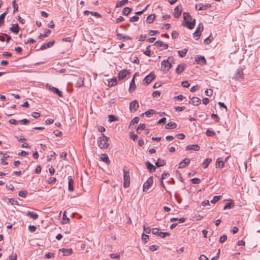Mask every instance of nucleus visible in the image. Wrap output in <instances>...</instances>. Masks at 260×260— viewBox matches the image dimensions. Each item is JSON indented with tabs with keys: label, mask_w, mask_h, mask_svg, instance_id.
<instances>
[{
	"label": "nucleus",
	"mask_w": 260,
	"mask_h": 260,
	"mask_svg": "<svg viewBox=\"0 0 260 260\" xmlns=\"http://www.w3.org/2000/svg\"><path fill=\"white\" fill-rule=\"evenodd\" d=\"M110 256L112 258L119 259L120 258V255L119 253H111L110 254Z\"/></svg>",
	"instance_id": "nucleus-47"
},
{
	"label": "nucleus",
	"mask_w": 260,
	"mask_h": 260,
	"mask_svg": "<svg viewBox=\"0 0 260 260\" xmlns=\"http://www.w3.org/2000/svg\"><path fill=\"white\" fill-rule=\"evenodd\" d=\"M211 161L212 159L211 158H206L202 164V167L203 168H207Z\"/></svg>",
	"instance_id": "nucleus-28"
},
{
	"label": "nucleus",
	"mask_w": 260,
	"mask_h": 260,
	"mask_svg": "<svg viewBox=\"0 0 260 260\" xmlns=\"http://www.w3.org/2000/svg\"><path fill=\"white\" fill-rule=\"evenodd\" d=\"M191 182L193 184H199L201 182V180L198 178H194L191 179Z\"/></svg>",
	"instance_id": "nucleus-50"
},
{
	"label": "nucleus",
	"mask_w": 260,
	"mask_h": 260,
	"mask_svg": "<svg viewBox=\"0 0 260 260\" xmlns=\"http://www.w3.org/2000/svg\"><path fill=\"white\" fill-rule=\"evenodd\" d=\"M154 113V110L151 109L146 111L144 113H143L142 116H143L144 114H145L147 116L150 117L151 115H153Z\"/></svg>",
	"instance_id": "nucleus-39"
},
{
	"label": "nucleus",
	"mask_w": 260,
	"mask_h": 260,
	"mask_svg": "<svg viewBox=\"0 0 260 260\" xmlns=\"http://www.w3.org/2000/svg\"><path fill=\"white\" fill-rule=\"evenodd\" d=\"M56 180V179L55 178H54V177H51L48 180V183L49 184H53V183L55 182Z\"/></svg>",
	"instance_id": "nucleus-61"
},
{
	"label": "nucleus",
	"mask_w": 260,
	"mask_h": 260,
	"mask_svg": "<svg viewBox=\"0 0 260 260\" xmlns=\"http://www.w3.org/2000/svg\"><path fill=\"white\" fill-rule=\"evenodd\" d=\"M139 118L138 117H135L131 122L130 126L132 125H134L135 124L138 123L139 122Z\"/></svg>",
	"instance_id": "nucleus-48"
},
{
	"label": "nucleus",
	"mask_w": 260,
	"mask_h": 260,
	"mask_svg": "<svg viewBox=\"0 0 260 260\" xmlns=\"http://www.w3.org/2000/svg\"><path fill=\"white\" fill-rule=\"evenodd\" d=\"M155 18V15L154 14H151L147 17L146 21L148 23H151L154 21Z\"/></svg>",
	"instance_id": "nucleus-31"
},
{
	"label": "nucleus",
	"mask_w": 260,
	"mask_h": 260,
	"mask_svg": "<svg viewBox=\"0 0 260 260\" xmlns=\"http://www.w3.org/2000/svg\"><path fill=\"white\" fill-rule=\"evenodd\" d=\"M59 250L62 252L64 255H70L73 252V250L71 248H70V249L62 248V249H60Z\"/></svg>",
	"instance_id": "nucleus-21"
},
{
	"label": "nucleus",
	"mask_w": 260,
	"mask_h": 260,
	"mask_svg": "<svg viewBox=\"0 0 260 260\" xmlns=\"http://www.w3.org/2000/svg\"><path fill=\"white\" fill-rule=\"evenodd\" d=\"M185 69V65L184 64H180L178 66L176 69V72L177 74L181 73Z\"/></svg>",
	"instance_id": "nucleus-24"
},
{
	"label": "nucleus",
	"mask_w": 260,
	"mask_h": 260,
	"mask_svg": "<svg viewBox=\"0 0 260 260\" xmlns=\"http://www.w3.org/2000/svg\"><path fill=\"white\" fill-rule=\"evenodd\" d=\"M130 138L134 141L136 140L138 138V136L136 134L131 133L129 135Z\"/></svg>",
	"instance_id": "nucleus-64"
},
{
	"label": "nucleus",
	"mask_w": 260,
	"mask_h": 260,
	"mask_svg": "<svg viewBox=\"0 0 260 260\" xmlns=\"http://www.w3.org/2000/svg\"><path fill=\"white\" fill-rule=\"evenodd\" d=\"M139 108V103L137 100H134L131 102L129 106V110L131 112L136 111Z\"/></svg>",
	"instance_id": "nucleus-7"
},
{
	"label": "nucleus",
	"mask_w": 260,
	"mask_h": 260,
	"mask_svg": "<svg viewBox=\"0 0 260 260\" xmlns=\"http://www.w3.org/2000/svg\"><path fill=\"white\" fill-rule=\"evenodd\" d=\"M155 76L153 72L150 73L148 75L146 76L144 79V81L148 85L149 84L154 78Z\"/></svg>",
	"instance_id": "nucleus-8"
},
{
	"label": "nucleus",
	"mask_w": 260,
	"mask_h": 260,
	"mask_svg": "<svg viewBox=\"0 0 260 260\" xmlns=\"http://www.w3.org/2000/svg\"><path fill=\"white\" fill-rule=\"evenodd\" d=\"M177 126V124L176 123L173 122H170L168 124H166L165 125V128L169 129V128H175Z\"/></svg>",
	"instance_id": "nucleus-25"
},
{
	"label": "nucleus",
	"mask_w": 260,
	"mask_h": 260,
	"mask_svg": "<svg viewBox=\"0 0 260 260\" xmlns=\"http://www.w3.org/2000/svg\"><path fill=\"white\" fill-rule=\"evenodd\" d=\"M12 5L13 7V13H15V12L18 11V6L17 4L16 3V1L14 0L12 2Z\"/></svg>",
	"instance_id": "nucleus-45"
},
{
	"label": "nucleus",
	"mask_w": 260,
	"mask_h": 260,
	"mask_svg": "<svg viewBox=\"0 0 260 260\" xmlns=\"http://www.w3.org/2000/svg\"><path fill=\"white\" fill-rule=\"evenodd\" d=\"M127 3H128V0H122L121 1L119 2L118 3H117L116 4V7L117 8L121 7Z\"/></svg>",
	"instance_id": "nucleus-38"
},
{
	"label": "nucleus",
	"mask_w": 260,
	"mask_h": 260,
	"mask_svg": "<svg viewBox=\"0 0 260 260\" xmlns=\"http://www.w3.org/2000/svg\"><path fill=\"white\" fill-rule=\"evenodd\" d=\"M117 84V80L116 78H114L112 79H111L109 82L108 84V86L109 87H112Z\"/></svg>",
	"instance_id": "nucleus-34"
},
{
	"label": "nucleus",
	"mask_w": 260,
	"mask_h": 260,
	"mask_svg": "<svg viewBox=\"0 0 260 260\" xmlns=\"http://www.w3.org/2000/svg\"><path fill=\"white\" fill-rule=\"evenodd\" d=\"M196 61L199 64L204 65L207 63L206 60L204 56L197 55L195 57Z\"/></svg>",
	"instance_id": "nucleus-10"
},
{
	"label": "nucleus",
	"mask_w": 260,
	"mask_h": 260,
	"mask_svg": "<svg viewBox=\"0 0 260 260\" xmlns=\"http://www.w3.org/2000/svg\"><path fill=\"white\" fill-rule=\"evenodd\" d=\"M203 29H204L203 24V23H200L198 25L196 31L193 34V37L195 38V39L196 40H198L199 39V38L201 35V32L203 30Z\"/></svg>",
	"instance_id": "nucleus-3"
},
{
	"label": "nucleus",
	"mask_w": 260,
	"mask_h": 260,
	"mask_svg": "<svg viewBox=\"0 0 260 260\" xmlns=\"http://www.w3.org/2000/svg\"><path fill=\"white\" fill-rule=\"evenodd\" d=\"M135 76L133 77V79L132 80L131 83H130V85H129V92L131 93L132 92V91H133L135 88H136V85H135Z\"/></svg>",
	"instance_id": "nucleus-22"
},
{
	"label": "nucleus",
	"mask_w": 260,
	"mask_h": 260,
	"mask_svg": "<svg viewBox=\"0 0 260 260\" xmlns=\"http://www.w3.org/2000/svg\"><path fill=\"white\" fill-rule=\"evenodd\" d=\"M170 233L168 232H159L158 236L160 237L164 238L166 236H170Z\"/></svg>",
	"instance_id": "nucleus-51"
},
{
	"label": "nucleus",
	"mask_w": 260,
	"mask_h": 260,
	"mask_svg": "<svg viewBox=\"0 0 260 260\" xmlns=\"http://www.w3.org/2000/svg\"><path fill=\"white\" fill-rule=\"evenodd\" d=\"M19 26L17 23L13 24L12 27H10V30L15 34H17L19 32Z\"/></svg>",
	"instance_id": "nucleus-16"
},
{
	"label": "nucleus",
	"mask_w": 260,
	"mask_h": 260,
	"mask_svg": "<svg viewBox=\"0 0 260 260\" xmlns=\"http://www.w3.org/2000/svg\"><path fill=\"white\" fill-rule=\"evenodd\" d=\"M187 51L188 50L187 49H184L182 50L178 51V53L181 57H184L186 55Z\"/></svg>",
	"instance_id": "nucleus-37"
},
{
	"label": "nucleus",
	"mask_w": 260,
	"mask_h": 260,
	"mask_svg": "<svg viewBox=\"0 0 260 260\" xmlns=\"http://www.w3.org/2000/svg\"><path fill=\"white\" fill-rule=\"evenodd\" d=\"M187 150L198 151L200 149V146L197 144L188 145L186 147Z\"/></svg>",
	"instance_id": "nucleus-14"
},
{
	"label": "nucleus",
	"mask_w": 260,
	"mask_h": 260,
	"mask_svg": "<svg viewBox=\"0 0 260 260\" xmlns=\"http://www.w3.org/2000/svg\"><path fill=\"white\" fill-rule=\"evenodd\" d=\"M220 198V196H214L213 199L211 201V202L213 204L216 203L217 201H219Z\"/></svg>",
	"instance_id": "nucleus-52"
},
{
	"label": "nucleus",
	"mask_w": 260,
	"mask_h": 260,
	"mask_svg": "<svg viewBox=\"0 0 260 260\" xmlns=\"http://www.w3.org/2000/svg\"><path fill=\"white\" fill-rule=\"evenodd\" d=\"M146 167L150 173L155 170V167L148 161L146 162Z\"/></svg>",
	"instance_id": "nucleus-20"
},
{
	"label": "nucleus",
	"mask_w": 260,
	"mask_h": 260,
	"mask_svg": "<svg viewBox=\"0 0 260 260\" xmlns=\"http://www.w3.org/2000/svg\"><path fill=\"white\" fill-rule=\"evenodd\" d=\"M27 192L26 191H20L18 193V195L23 198H25L26 196Z\"/></svg>",
	"instance_id": "nucleus-55"
},
{
	"label": "nucleus",
	"mask_w": 260,
	"mask_h": 260,
	"mask_svg": "<svg viewBox=\"0 0 260 260\" xmlns=\"http://www.w3.org/2000/svg\"><path fill=\"white\" fill-rule=\"evenodd\" d=\"M153 177H149L146 182H145L143 185V190L144 191H147L151 187L153 183Z\"/></svg>",
	"instance_id": "nucleus-4"
},
{
	"label": "nucleus",
	"mask_w": 260,
	"mask_h": 260,
	"mask_svg": "<svg viewBox=\"0 0 260 260\" xmlns=\"http://www.w3.org/2000/svg\"><path fill=\"white\" fill-rule=\"evenodd\" d=\"M117 120H118L117 118L114 115H109L108 116V121L109 122H112L117 121Z\"/></svg>",
	"instance_id": "nucleus-35"
},
{
	"label": "nucleus",
	"mask_w": 260,
	"mask_h": 260,
	"mask_svg": "<svg viewBox=\"0 0 260 260\" xmlns=\"http://www.w3.org/2000/svg\"><path fill=\"white\" fill-rule=\"evenodd\" d=\"M108 140L109 138L106 137L104 134H102V136L99 138L98 141V146L101 149L107 148L109 146L108 144Z\"/></svg>",
	"instance_id": "nucleus-1"
},
{
	"label": "nucleus",
	"mask_w": 260,
	"mask_h": 260,
	"mask_svg": "<svg viewBox=\"0 0 260 260\" xmlns=\"http://www.w3.org/2000/svg\"><path fill=\"white\" fill-rule=\"evenodd\" d=\"M213 91L211 89H206L205 93L207 96H211L213 94Z\"/></svg>",
	"instance_id": "nucleus-44"
},
{
	"label": "nucleus",
	"mask_w": 260,
	"mask_h": 260,
	"mask_svg": "<svg viewBox=\"0 0 260 260\" xmlns=\"http://www.w3.org/2000/svg\"><path fill=\"white\" fill-rule=\"evenodd\" d=\"M190 163V160L189 159L187 158H185L184 159H183L181 162H180L178 168H183L185 167L186 166H188L189 164Z\"/></svg>",
	"instance_id": "nucleus-11"
},
{
	"label": "nucleus",
	"mask_w": 260,
	"mask_h": 260,
	"mask_svg": "<svg viewBox=\"0 0 260 260\" xmlns=\"http://www.w3.org/2000/svg\"><path fill=\"white\" fill-rule=\"evenodd\" d=\"M123 187L127 188L129 186L130 184V177L129 172L128 170L123 169Z\"/></svg>",
	"instance_id": "nucleus-2"
},
{
	"label": "nucleus",
	"mask_w": 260,
	"mask_h": 260,
	"mask_svg": "<svg viewBox=\"0 0 260 260\" xmlns=\"http://www.w3.org/2000/svg\"><path fill=\"white\" fill-rule=\"evenodd\" d=\"M117 38L119 40H131L132 38L127 35H123L121 34H117Z\"/></svg>",
	"instance_id": "nucleus-23"
},
{
	"label": "nucleus",
	"mask_w": 260,
	"mask_h": 260,
	"mask_svg": "<svg viewBox=\"0 0 260 260\" xmlns=\"http://www.w3.org/2000/svg\"><path fill=\"white\" fill-rule=\"evenodd\" d=\"M166 164L165 161L163 159L158 158L157 161L155 162V165L157 167H161Z\"/></svg>",
	"instance_id": "nucleus-27"
},
{
	"label": "nucleus",
	"mask_w": 260,
	"mask_h": 260,
	"mask_svg": "<svg viewBox=\"0 0 260 260\" xmlns=\"http://www.w3.org/2000/svg\"><path fill=\"white\" fill-rule=\"evenodd\" d=\"M224 162L222 161V160H220V158H218L217 159V161H216V167L217 168L219 167V168H222L224 167Z\"/></svg>",
	"instance_id": "nucleus-32"
},
{
	"label": "nucleus",
	"mask_w": 260,
	"mask_h": 260,
	"mask_svg": "<svg viewBox=\"0 0 260 260\" xmlns=\"http://www.w3.org/2000/svg\"><path fill=\"white\" fill-rule=\"evenodd\" d=\"M143 231L144 232L149 234L151 232V229L149 228H146L145 225H143Z\"/></svg>",
	"instance_id": "nucleus-62"
},
{
	"label": "nucleus",
	"mask_w": 260,
	"mask_h": 260,
	"mask_svg": "<svg viewBox=\"0 0 260 260\" xmlns=\"http://www.w3.org/2000/svg\"><path fill=\"white\" fill-rule=\"evenodd\" d=\"M158 248H159V246L156 245H151V246H149V249L151 251H154L157 250Z\"/></svg>",
	"instance_id": "nucleus-43"
},
{
	"label": "nucleus",
	"mask_w": 260,
	"mask_h": 260,
	"mask_svg": "<svg viewBox=\"0 0 260 260\" xmlns=\"http://www.w3.org/2000/svg\"><path fill=\"white\" fill-rule=\"evenodd\" d=\"M139 19V17L137 16H134L130 18V21L131 22H136Z\"/></svg>",
	"instance_id": "nucleus-63"
},
{
	"label": "nucleus",
	"mask_w": 260,
	"mask_h": 260,
	"mask_svg": "<svg viewBox=\"0 0 260 260\" xmlns=\"http://www.w3.org/2000/svg\"><path fill=\"white\" fill-rule=\"evenodd\" d=\"M196 24V19H193L191 22L190 21L189 23H188L187 25H184V26L188 27L189 29H192Z\"/></svg>",
	"instance_id": "nucleus-26"
},
{
	"label": "nucleus",
	"mask_w": 260,
	"mask_h": 260,
	"mask_svg": "<svg viewBox=\"0 0 260 260\" xmlns=\"http://www.w3.org/2000/svg\"><path fill=\"white\" fill-rule=\"evenodd\" d=\"M7 12L6 11L0 15V27H1L4 23V19Z\"/></svg>",
	"instance_id": "nucleus-29"
},
{
	"label": "nucleus",
	"mask_w": 260,
	"mask_h": 260,
	"mask_svg": "<svg viewBox=\"0 0 260 260\" xmlns=\"http://www.w3.org/2000/svg\"><path fill=\"white\" fill-rule=\"evenodd\" d=\"M145 124H140L137 129V133H140V131L144 129L145 128Z\"/></svg>",
	"instance_id": "nucleus-42"
},
{
	"label": "nucleus",
	"mask_w": 260,
	"mask_h": 260,
	"mask_svg": "<svg viewBox=\"0 0 260 260\" xmlns=\"http://www.w3.org/2000/svg\"><path fill=\"white\" fill-rule=\"evenodd\" d=\"M54 253L52 252H49L45 255V258H50L53 257L54 256Z\"/></svg>",
	"instance_id": "nucleus-54"
},
{
	"label": "nucleus",
	"mask_w": 260,
	"mask_h": 260,
	"mask_svg": "<svg viewBox=\"0 0 260 260\" xmlns=\"http://www.w3.org/2000/svg\"><path fill=\"white\" fill-rule=\"evenodd\" d=\"M160 95V92L159 91H155L152 93V96L153 98H157L159 97Z\"/></svg>",
	"instance_id": "nucleus-58"
},
{
	"label": "nucleus",
	"mask_w": 260,
	"mask_h": 260,
	"mask_svg": "<svg viewBox=\"0 0 260 260\" xmlns=\"http://www.w3.org/2000/svg\"><path fill=\"white\" fill-rule=\"evenodd\" d=\"M148 239H149L148 235L145 234H143V235L142 236V239L144 242V243H146Z\"/></svg>",
	"instance_id": "nucleus-53"
},
{
	"label": "nucleus",
	"mask_w": 260,
	"mask_h": 260,
	"mask_svg": "<svg viewBox=\"0 0 260 260\" xmlns=\"http://www.w3.org/2000/svg\"><path fill=\"white\" fill-rule=\"evenodd\" d=\"M210 7H211V5L210 4H206V5L202 4L201 5V6L199 7V8L198 9V10L199 11L204 10L207 9L208 8H210Z\"/></svg>",
	"instance_id": "nucleus-36"
},
{
	"label": "nucleus",
	"mask_w": 260,
	"mask_h": 260,
	"mask_svg": "<svg viewBox=\"0 0 260 260\" xmlns=\"http://www.w3.org/2000/svg\"><path fill=\"white\" fill-rule=\"evenodd\" d=\"M74 180L71 178V176L69 177V184H68V189L70 191H73L74 190Z\"/></svg>",
	"instance_id": "nucleus-18"
},
{
	"label": "nucleus",
	"mask_w": 260,
	"mask_h": 260,
	"mask_svg": "<svg viewBox=\"0 0 260 260\" xmlns=\"http://www.w3.org/2000/svg\"><path fill=\"white\" fill-rule=\"evenodd\" d=\"M154 45L156 46V47H161V46H163L164 45V42L161 41H156L155 43H154Z\"/></svg>",
	"instance_id": "nucleus-56"
},
{
	"label": "nucleus",
	"mask_w": 260,
	"mask_h": 260,
	"mask_svg": "<svg viewBox=\"0 0 260 260\" xmlns=\"http://www.w3.org/2000/svg\"><path fill=\"white\" fill-rule=\"evenodd\" d=\"M129 73L130 72L128 70H123L119 72L118 77L119 80L123 79L127 76V75L129 74Z\"/></svg>",
	"instance_id": "nucleus-9"
},
{
	"label": "nucleus",
	"mask_w": 260,
	"mask_h": 260,
	"mask_svg": "<svg viewBox=\"0 0 260 260\" xmlns=\"http://www.w3.org/2000/svg\"><path fill=\"white\" fill-rule=\"evenodd\" d=\"M83 80L82 78H80L79 81H78L76 84V86L77 87H80L82 86L84 84Z\"/></svg>",
	"instance_id": "nucleus-40"
},
{
	"label": "nucleus",
	"mask_w": 260,
	"mask_h": 260,
	"mask_svg": "<svg viewBox=\"0 0 260 260\" xmlns=\"http://www.w3.org/2000/svg\"><path fill=\"white\" fill-rule=\"evenodd\" d=\"M101 160L103 161L106 162L107 164H109L110 162L108 155L106 154L102 155V156L101 157Z\"/></svg>",
	"instance_id": "nucleus-30"
},
{
	"label": "nucleus",
	"mask_w": 260,
	"mask_h": 260,
	"mask_svg": "<svg viewBox=\"0 0 260 260\" xmlns=\"http://www.w3.org/2000/svg\"><path fill=\"white\" fill-rule=\"evenodd\" d=\"M215 133L211 130L207 129L206 131V135L209 137H212L214 136Z\"/></svg>",
	"instance_id": "nucleus-49"
},
{
	"label": "nucleus",
	"mask_w": 260,
	"mask_h": 260,
	"mask_svg": "<svg viewBox=\"0 0 260 260\" xmlns=\"http://www.w3.org/2000/svg\"><path fill=\"white\" fill-rule=\"evenodd\" d=\"M181 14V6H177L174 9V16L176 18H178L180 16Z\"/></svg>",
	"instance_id": "nucleus-12"
},
{
	"label": "nucleus",
	"mask_w": 260,
	"mask_h": 260,
	"mask_svg": "<svg viewBox=\"0 0 260 260\" xmlns=\"http://www.w3.org/2000/svg\"><path fill=\"white\" fill-rule=\"evenodd\" d=\"M9 157V156H7V154H4L3 157L1 159V164L3 165H8V162L5 161V159Z\"/></svg>",
	"instance_id": "nucleus-46"
},
{
	"label": "nucleus",
	"mask_w": 260,
	"mask_h": 260,
	"mask_svg": "<svg viewBox=\"0 0 260 260\" xmlns=\"http://www.w3.org/2000/svg\"><path fill=\"white\" fill-rule=\"evenodd\" d=\"M234 206V204L233 203H227L225 206L224 207L223 209L226 210L228 209H231Z\"/></svg>",
	"instance_id": "nucleus-41"
},
{
	"label": "nucleus",
	"mask_w": 260,
	"mask_h": 260,
	"mask_svg": "<svg viewBox=\"0 0 260 260\" xmlns=\"http://www.w3.org/2000/svg\"><path fill=\"white\" fill-rule=\"evenodd\" d=\"M227 239V236L226 235H222V236L220 237V239H219V242L220 243H223Z\"/></svg>",
	"instance_id": "nucleus-59"
},
{
	"label": "nucleus",
	"mask_w": 260,
	"mask_h": 260,
	"mask_svg": "<svg viewBox=\"0 0 260 260\" xmlns=\"http://www.w3.org/2000/svg\"><path fill=\"white\" fill-rule=\"evenodd\" d=\"M178 35H179V33L177 31L174 30V31H172V37L173 39L177 38L178 37Z\"/></svg>",
	"instance_id": "nucleus-57"
},
{
	"label": "nucleus",
	"mask_w": 260,
	"mask_h": 260,
	"mask_svg": "<svg viewBox=\"0 0 260 260\" xmlns=\"http://www.w3.org/2000/svg\"><path fill=\"white\" fill-rule=\"evenodd\" d=\"M55 43V41L53 40L49 42H48L47 43H45L42 45V46L40 48V49L43 50L44 49H46L47 48H50V47L52 46Z\"/></svg>",
	"instance_id": "nucleus-13"
},
{
	"label": "nucleus",
	"mask_w": 260,
	"mask_h": 260,
	"mask_svg": "<svg viewBox=\"0 0 260 260\" xmlns=\"http://www.w3.org/2000/svg\"><path fill=\"white\" fill-rule=\"evenodd\" d=\"M201 103V100L196 96L192 98L191 101L189 102V104H192L194 106H198Z\"/></svg>",
	"instance_id": "nucleus-15"
},
{
	"label": "nucleus",
	"mask_w": 260,
	"mask_h": 260,
	"mask_svg": "<svg viewBox=\"0 0 260 260\" xmlns=\"http://www.w3.org/2000/svg\"><path fill=\"white\" fill-rule=\"evenodd\" d=\"M243 75V73L242 71V69L241 68H238L237 70L236 74H235V78L236 79H239L242 77Z\"/></svg>",
	"instance_id": "nucleus-17"
},
{
	"label": "nucleus",
	"mask_w": 260,
	"mask_h": 260,
	"mask_svg": "<svg viewBox=\"0 0 260 260\" xmlns=\"http://www.w3.org/2000/svg\"><path fill=\"white\" fill-rule=\"evenodd\" d=\"M171 58H173V57H169L168 59L164 60L161 62V65L164 66L166 71H168L172 67L171 63L169 61V59H170Z\"/></svg>",
	"instance_id": "nucleus-5"
},
{
	"label": "nucleus",
	"mask_w": 260,
	"mask_h": 260,
	"mask_svg": "<svg viewBox=\"0 0 260 260\" xmlns=\"http://www.w3.org/2000/svg\"><path fill=\"white\" fill-rule=\"evenodd\" d=\"M211 117L212 118L214 119L216 122H218L220 120L219 116L217 114H212L211 115Z\"/></svg>",
	"instance_id": "nucleus-60"
},
{
	"label": "nucleus",
	"mask_w": 260,
	"mask_h": 260,
	"mask_svg": "<svg viewBox=\"0 0 260 260\" xmlns=\"http://www.w3.org/2000/svg\"><path fill=\"white\" fill-rule=\"evenodd\" d=\"M49 89L54 93H56L60 97H61L62 96V92L60 91L58 88L50 86Z\"/></svg>",
	"instance_id": "nucleus-19"
},
{
	"label": "nucleus",
	"mask_w": 260,
	"mask_h": 260,
	"mask_svg": "<svg viewBox=\"0 0 260 260\" xmlns=\"http://www.w3.org/2000/svg\"><path fill=\"white\" fill-rule=\"evenodd\" d=\"M183 15L184 21L183 22V25L184 26V25H187L188 23H189L190 21L192 20V18L188 13L184 12Z\"/></svg>",
	"instance_id": "nucleus-6"
},
{
	"label": "nucleus",
	"mask_w": 260,
	"mask_h": 260,
	"mask_svg": "<svg viewBox=\"0 0 260 260\" xmlns=\"http://www.w3.org/2000/svg\"><path fill=\"white\" fill-rule=\"evenodd\" d=\"M132 11V9L129 7H125L122 10V13L124 15H128Z\"/></svg>",
	"instance_id": "nucleus-33"
}]
</instances>
